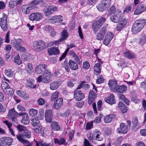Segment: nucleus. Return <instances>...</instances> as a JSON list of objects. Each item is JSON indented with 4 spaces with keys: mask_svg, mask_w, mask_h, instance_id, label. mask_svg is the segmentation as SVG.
Returning a JSON list of instances; mask_svg holds the SVG:
<instances>
[{
    "mask_svg": "<svg viewBox=\"0 0 146 146\" xmlns=\"http://www.w3.org/2000/svg\"><path fill=\"white\" fill-rule=\"evenodd\" d=\"M68 36V34L66 30H63L61 32L60 39L62 41L66 39Z\"/></svg>",
    "mask_w": 146,
    "mask_h": 146,
    "instance_id": "obj_34",
    "label": "nucleus"
},
{
    "mask_svg": "<svg viewBox=\"0 0 146 146\" xmlns=\"http://www.w3.org/2000/svg\"><path fill=\"white\" fill-rule=\"evenodd\" d=\"M104 80V79L103 78L102 76L101 75H100L96 80V83L98 84H100L103 83Z\"/></svg>",
    "mask_w": 146,
    "mask_h": 146,
    "instance_id": "obj_56",
    "label": "nucleus"
},
{
    "mask_svg": "<svg viewBox=\"0 0 146 146\" xmlns=\"http://www.w3.org/2000/svg\"><path fill=\"white\" fill-rule=\"evenodd\" d=\"M17 5L16 1H11L9 3V6L11 8H13L15 6Z\"/></svg>",
    "mask_w": 146,
    "mask_h": 146,
    "instance_id": "obj_60",
    "label": "nucleus"
},
{
    "mask_svg": "<svg viewBox=\"0 0 146 146\" xmlns=\"http://www.w3.org/2000/svg\"><path fill=\"white\" fill-rule=\"evenodd\" d=\"M29 122V118L27 113L24 114L23 116L22 119L21 120V122L23 124H27Z\"/></svg>",
    "mask_w": 146,
    "mask_h": 146,
    "instance_id": "obj_32",
    "label": "nucleus"
},
{
    "mask_svg": "<svg viewBox=\"0 0 146 146\" xmlns=\"http://www.w3.org/2000/svg\"><path fill=\"white\" fill-rule=\"evenodd\" d=\"M58 92L56 91L52 94V100H55V99L57 98L58 96Z\"/></svg>",
    "mask_w": 146,
    "mask_h": 146,
    "instance_id": "obj_59",
    "label": "nucleus"
},
{
    "mask_svg": "<svg viewBox=\"0 0 146 146\" xmlns=\"http://www.w3.org/2000/svg\"><path fill=\"white\" fill-rule=\"evenodd\" d=\"M113 36V35L110 32L107 33V34L105 36V38L107 39L111 40Z\"/></svg>",
    "mask_w": 146,
    "mask_h": 146,
    "instance_id": "obj_57",
    "label": "nucleus"
},
{
    "mask_svg": "<svg viewBox=\"0 0 146 146\" xmlns=\"http://www.w3.org/2000/svg\"><path fill=\"white\" fill-rule=\"evenodd\" d=\"M132 123L133 124L132 127L133 129H134L137 126L138 123V120L137 117H135L133 119Z\"/></svg>",
    "mask_w": 146,
    "mask_h": 146,
    "instance_id": "obj_49",
    "label": "nucleus"
},
{
    "mask_svg": "<svg viewBox=\"0 0 146 146\" xmlns=\"http://www.w3.org/2000/svg\"><path fill=\"white\" fill-rule=\"evenodd\" d=\"M17 94H18V95L20 97L23 98L24 99H27V98H29L27 94H24L23 93H21V91H18L17 92Z\"/></svg>",
    "mask_w": 146,
    "mask_h": 146,
    "instance_id": "obj_51",
    "label": "nucleus"
},
{
    "mask_svg": "<svg viewBox=\"0 0 146 146\" xmlns=\"http://www.w3.org/2000/svg\"><path fill=\"white\" fill-rule=\"evenodd\" d=\"M47 50L50 55H57L59 53V51L58 48L55 46H53L48 48Z\"/></svg>",
    "mask_w": 146,
    "mask_h": 146,
    "instance_id": "obj_20",
    "label": "nucleus"
},
{
    "mask_svg": "<svg viewBox=\"0 0 146 146\" xmlns=\"http://www.w3.org/2000/svg\"><path fill=\"white\" fill-rule=\"evenodd\" d=\"M16 137L18 140L21 143L25 144H27L29 143L28 141L27 140L23 138L24 137L22 134L17 135Z\"/></svg>",
    "mask_w": 146,
    "mask_h": 146,
    "instance_id": "obj_26",
    "label": "nucleus"
},
{
    "mask_svg": "<svg viewBox=\"0 0 146 146\" xmlns=\"http://www.w3.org/2000/svg\"><path fill=\"white\" fill-rule=\"evenodd\" d=\"M32 7H29L26 5H23L21 7V9L22 12L25 14H28L30 11L32 9H33Z\"/></svg>",
    "mask_w": 146,
    "mask_h": 146,
    "instance_id": "obj_24",
    "label": "nucleus"
},
{
    "mask_svg": "<svg viewBox=\"0 0 146 146\" xmlns=\"http://www.w3.org/2000/svg\"><path fill=\"white\" fill-rule=\"evenodd\" d=\"M22 40L21 38L14 39L12 41L11 44L13 47H14L16 50L21 52H25L26 49L25 47L22 46L21 44Z\"/></svg>",
    "mask_w": 146,
    "mask_h": 146,
    "instance_id": "obj_3",
    "label": "nucleus"
},
{
    "mask_svg": "<svg viewBox=\"0 0 146 146\" xmlns=\"http://www.w3.org/2000/svg\"><path fill=\"white\" fill-rule=\"evenodd\" d=\"M97 134L96 136L95 137V138L96 140L97 141H101L103 139V137H101V135L102 134L101 133L100 131L98 132L97 133Z\"/></svg>",
    "mask_w": 146,
    "mask_h": 146,
    "instance_id": "obj_50",
    "label": "nucleus"
},
{
    "mask_svg": "<svg viewBox=\"0 0 146 146\" xmlns=\"http://www.w3.org/2000/svg\"><path fill=\"white\" fill-rule=\"evenodd\" d=\"M74 98L77 101L81 100L85 97V95L80 90H76L74 93Z\"/></svg>",
    "mask_w": 146,
    "mask_h": 146,
    "instance_id": "obj_13",
    "label": "nucleus"
},
{
    "mask_svg": "<svg viewBox=\"0 0 146 146\" xmlns=\"http://www.w3.org/2000/svg\"><path fill=\"white\" fill-rule=\"evenodd\" d=\"M121 15V11L119 10L117 11L113 15L110 17V19L114 23H118L120 20Z\"/></svg>",
    "mask_w": 146,
    "mask_h": 146,
    "instance_id": "obj_8",
    "label": "nucleus"
},
{
    "mask_svg": "<svg viewBox=\"0 0 146 146\" xmlns=\"http://www.w3.org/2000/svg\"><path fill=\"white\" fill-rule=\"evenodd\" d=\"M127 20L126 19L124 18L121 20L119 23L117 24L116 29L117 31H119L123 29L126 25Z\"/></svg>",
    "mask_w": 146,
    "mask_h": 146,
    "instance_id": "obj_14",
    "label": "nucleus"
},
{
    "mask_svg": "<svg viewBox=\"0 0 146 146\" xmlns=\"http://www.w3.org/2000/svg\"><path fill=\"white\" fill-rule=\"evenodd\" d=\"M70 113V110H67L64 113H60V115L61 116L66 117H68Z\"/></svg>",
    "mask_w": 146,
    "mask_h": 146,
    "instance_id": "obj_54",
    "label": "nucleus"
},
{
    "mask_svg": "<svg viewBox=\"0 0 146 146\" xmlns=\"http://www.w3.org/2000/svg\"><path fill=\"white\" fill-rule=\"evenodd\" d=\"M93 127V122L91 121L90 123H88L86 126V129L88 130H89Z\"/></svg>",
    "mask_w": 146,
    "mask_h": 146,
    "instance_id": "obj_61",
    "label": "nucleus"
},
{
    "mask_svg": "<svg viewBox=\"0 0 146 146\" xmlns=\"http://www.w3.org/2000/svg\"><path fill=\"white\" fill-rule=\"evenodd\" d=\"M38 66L41 71L43 72H45L47 69H46L47 66L46 65L44 64H41L39 65Z\"/></svg>",
    "mask_w": 146,
    "mask_h": 146,
    "instance_id": "obj_45",
    "label": "nucleus"
},
{
    "mask_svg": "<svg viewBox=\"0 0 146 146\" xmlns=\"http://www.w3.org/2000/svg\"><path fill=\"white\" fill-rule=\"evenodd\" d=\"M38 3L39 0H34L31 2L30 5L31 6V7H32L33 8L34 7L33 9H35L36 7H34V6L38 4Z\"/></svg>",
    "mask_w": 146,
    "mask_h": 146,
    "instance_id": "obj_55",
    "label": "nucleus"
},
{
    "mask_svg": "<svg viewBox=\"0 0 146 146\" xmlns=\"http://www.w3.org/2000/svg\"><path fill=\"white\" fill-rule=\"evenodd\" d=\"M39 144L41 146H53V142H51L49 143H48L44 142L42 140H40L39 141Z\"/></svg>",
    "mask_w": 146,
    "mask_h": 146,
    "instance_id": "obj_38",
    "label": "nucleus"
},
{
    "mask_svg": "<svg viewBox=\"0 0 146 146\" xmlns=\"http://www.w3.org/2000/svg\"><path fill=\"white\" fill-rule=\"evenodd\" d=\"M17 128L19 131L21 132L26 131L27 130V128L26 127L20 124H19L17 127Z\"/></svg>",
    "mask_w": 146,
    "mask_h": 146,
    "instance_id": "obj_47",
    "label": "nucleus"
},
{
    "mask_svg": "<svg viewBox=\"0 0 146 146\" xmlns=\"http://www.w3.org/2000/svg\"><path fill=\"white\" fill-rule=\"evenodd\" d=\"M13 142V139L10 137H3L0 138V146H10Z\"/></svg>",
    "mask_w": 146,
    "mask_h": 146,
    "instance_id": "obj_5",
    "label": "nucleus"
},
{
    "mask_svg": "<svg viewBox=\"0 0 146 146\" xmlns=\"http://www.w3.org/2000/svg\"><path fill=\"white\" fill-rule=\"evenodd\" d=\"M20 56L19 54L17 55L14 58L15 62L18 65H20L22 63L21 60L20 59Z\"/></svg>",
    "mask_w": 146,
    "mask_h": 146,
    "instance_id": "obj_39",
    "label": "nucleus"
},
{
    "mask_svg": "<svg viewBox=\"0 0 146 146\" xmlns=\"http://www.w3.org/2000/svg\"><path fill=\"white\" fill-rule=\"evenodd\" d=\"M51 20L55 21L56 23H58L63 21V17L60 15H55L52 17Z\"/></svg>",
    "mask_w": 146,
    "mask_h": 146,
    "instance_id": "obj_27",
    "label": "nucleus"
},
{
    "mask_svg": "<svg viewBox=\"0 0 146 146\" xmlns=\"http://www.w3.org/2000/svg\"><path fill=\"white\" fill-rule=\"evenodd\" d=\"M45 101L44 99L40 98L37 101L38 104L39 105H42L44 104Z\"/></svg>",
    "mask_w": 146,
    "mask_h": 146,
    "instance_id": "obj_63",
    "label": "nucleus"
},
{
    "mask_svg": "<svg viewBox=\"0 0 146 146\" xmlns=\"http://www.w3.org/2000/svg\"><path fill=\"white\" fill-rule=\"evenodd\" d=\"M22 134L24 137L26 138H29L31 136V133L29 131L23 132Z\"/></svg>",
    "mask_w": 146,
    "mask_h": 146,
    "instance_id": "obj_52",
    "label": "nucleus"
},
{
    "mask_svg": "<svg viewBox=\"0 0 146 146\" xmlns=\"http://www.w3.org/2000/svg\"><path fill=\"white\" fill-rule=\"evenodd\" d=\"M114 98V96L112 94H111L108 97L106 98L104 100L107 103L111 105L115 103Z\"/></svg>",
    "mask_w": 146,
    "mask_h": 146,
    "instance_id": "obj_22",
    "label": "nucleus"
},
{
    "mask_svg": "<svg viewBox=\"0 0 146 146\" xmlns=\"http://www.w3.org/2000/svg\"><path fill=\"white\" fill-rule=\"evenodd\" d=\"M107 26L104 25L101 30L97 34L96 36V39L99 40H103L106 32Z\"/></svg>",
    "mask_w": 146,
    "mask_h": 146,
    "instance_id": "obj_9",
    "label": "nucleus"
},
{
    "mask_svg": "<svg viewBox=\"0 0 146 146\" xmlns=\"http://www.w3.org/2000/svg\"><path fill=\"white\" fill-rule=\"evenodd\" d=\"M97 94L93 90H91L89 93V97L95 99L96 98Z\"/></svg>",
    "mask_w": 146,
    "mask_h": 146,
    "instance_id": "obj_53",
    "label": "nucleus"
},
{
    "mask_svg": "<svg viewBox=\"0 0 146 146\" xmlns=\"http://www.w3.org/2000/svg\"><path fill=\"white\" fill-rule=\"evenodd\" d=\"M52 115L53 114L51 110H46L45 113V116L46 121L49 123L51 122L52 121Z\"/></svg>",
    "mask_w": 146,
    "mask_h": 146,
    "instance_id": "obj_16",
    "label": "nucleus"
},
{
    "mask_svg": "<svg viewBox=\"0 0 146 146\" xmlns=\"http://www.w3.org/2000/svg\"><path fill=\"white\" fill-rule=\"evenodd\" d=\"M17 113L14 108H12L9 110L8 114V117L9 119H11L13 122H15L17 121L16 117Z\"/></svg>",
    "mask_w": 146,
    "mask_h": 146,
    "instance_id": "obj_11",
    "label": "nucleus"
},
{
    "mask_svg": "<svg viewBox=\"0 0 146 146\" xmlns=\"http://www.w3.org/2000/svg\"><path fill=\"white\" fill-rule=\"evenodd\" d=\"M33 47L35 50L38 52L44 49L47 47L45 42L42 40L34 41L33 42Z\"/></svg>",
    "mask_w": 146,
    "mask_h": 146,
    "instance_id": "obj_2",
    "label": "nucleus"
},
{
    "mask_svg": "<svg viewBox=\"0 0 146 146\" xmlns=\"http://www.w3.org/2000/svg\"><path fill=\"white\" fill-rule=\"evenodd\" d=\"M140 87L146 90V81L142 82L140 85Z\"/></svg>",
    "mask_w": 146,
    "mask_h": 146,
    "instance_id": "obj_64",
    "label": "nucleus"
},
{
    "mask_svg": "<svg viewBox=\"0 0 146 146\" xmlns=\"http://www.w3.org/2000/svg\"><path fill=\"white\" fill-rule=\"evenodd\" d=\"M115 6H112L107 11L108 15H111L115 12Z\"/></svg>",
    "mask_w": 146,
    "mask_h": 146,
    "instance_id": "obj_41",
    "label": "nucleus"
},
{
    "mask_svg": "<svg viewBox=\"0 0 146 146\" xmlns=\"http://www.w3.org/2000/svg\"><path fill=\"white\" fill-rule=\"evenodd\" d=\"M52 129L54 131H60V129L59 125L56 121H53L51 124Z\"/></svg>",
    "mask_w": 146,
    "mask_h": 146,
    "instance_id": "obj_28",
    "label": "nucleus"
},
{
    "mask_svg": "<svg viewBox=\"0 0 146 146\" xmlns=\"http://www.w3.org/2000/svg\"><path fill=\"white\" fill-rule=\"evenodd\" d=\"M5 74L8 77H12L13 76V71L11 69L7 70H5Z\"/></svg>",
    "mask_w": 146,
    "mask_h": 146,
    "instance_id": "obj_44",
    "label": "nucleus"
},
{
    "mask_svg": "<svg viewBox=\"0 0 146 146\" xmlns=\"http://www.w3.org/2000/svg\"><path fill=\"white\" fill-rule=\"evenodd\" d=\"M142 28L137 21H135L132 27L131 31L134 33H136L140 31Z\"/></svg>",
    "mask_w": 146,
    "mask_h": 146,
    "instance_id": "obj_15",
    "label": "nucleus"
},
{
    "mask_svg": "<svg viewBox=\"0 0 146 146\" xmlns=\"http://www.w3.org/2000/svg\"><path fill=\"white\" fill-rule=\"evenodd\" d=\"M68 63L69 66L72 70H75L78 69V64L75 62L70 60Z\"/></svg>",
    "mask_w": 146,
    "mask_h": 146,
    "instance_id": "obj_29",
    "label": "nucleus"
},
{
    "mask_svg": "<svg viewBox=\"0 0 146 146\" xmlns=\"http://www.w3.org/2000/svg\"><path fill=\"white\" fill-rule=\"evenodd\" d=\"M132 9V6H127L124 10L123 13H128Z\"/></svg>",
    "mask_w": 146,
    "mask_h": 146,
    "instance_id": "obj_62",
    "label": "nucleus"
},
{
    "mask_svg": "<svg viewBox=\"0 0 146 146\" xmlns=\"http://www.w3.org/2000/svg\"><path fill=\"white\" fill-rule=\"evenodd\" d=\"M50 88L52 90H56L59 86V82L57 81H54L50 84Z\"/></svg>",
    "mask_w": 146,
    "mask_h": 146,
    "instance_id": "obj_30",
    "label": "nucleus"
},
{
    "mask_svg": "<svg viewBox=\"0 0 146 146\" xmlns=\"http://www.w3.org/2000/svg\"><path fill=\"white\" fill-rule=\"evenodd\" d=\"M117 81L115 80H111L109 81L108 84L111 88V91H113V90L115 89L117 86Z\"/></svg>",
    "mask_w": 146,
    "mask_h": 146,
    "instance_id": "obj_21",
    "label": "nucleus"
},
{
    "mask_svg": "<svg viewBox=\"0 0 146 146\" xmlns=\"http://www.w3.org/2000/svg\"><path fill=\"white\" fill-rule=\"evenodd\" d=\"M34 80L33 78H29L27 80L26 85L32 88H34L36 87V85L34 84Z\"/></svg>",
    "mask_w": 146,
    "mask_h": 146,
    "instance_id": "obj_25",
    "label": "nucleus"
},
{
    "mask_svg": "<svg viewBox=\"0 0 146 146\" xmlns=\"http://www.w3.org/2000/svg\"><path fill=\"white\" fill-rule=\"evenodd\" d=\"M37 110L34 109H30L29 111V114L32 116H33L36 115L38 113Z\"/></svg>",
    "mask_w": 146,
    "mask_h": 146,
    "instance_id": "obj_48",
    "label": "nucleus"
},
{
    "mask_svg": "<svg viewBox=\"0 0 146 146\" xmlns=\"http://www.w3.org/2000/svg\"><path fill=\"white\" fill-rule=\"evenodd\" d=\"M51 72L49 70L47 69L46 71L44 72L42 75H40L37 78L38 82L41 81L44 83H48L51 81Z\"/></svg>",
    "mask_w": 146,
    "mask_h": 146,
    "instance_id": "obj_1",
    "label": "nucleus"
},
{
    "mask_svg": "<svg viewBox=\"0 0 146 146\" xmlns=\"http://www.w3.org/2000/svg\"><path fill=\"white\" fill-rule=\"evenodd\" d=\"M31 121L34 127L38 125L40 123L39 119L37 118L32 119Z\"/></svg>",
    "mask_w": 146,
    "mask_h": 146,
    "instance_id": "obj_40",
    "label": "nucleus"
},
{
    "mask_svg": "<svg viewBox=\"0 0 146 146\" xmlns=\"http://www.w3.org/2000/svg\"><path fill=\"white\" fill-rule=\"evenodd\" d=\"M29 18L31 21H37L42 19V15L41 13H35L31 14L29 16Z\"/></svg>",
    "mask_w": 146,
    "mask_h": 146,
    "instance_id": "obj_10",
    "label": "nucleus"
},
{
    "mask_svg": "<svg viewBox=\"0 0 146 146\" xmlns=\"http://www.w3.org/2000/svg\"><path fill=\"white\" fill-rule=\"evenodd\" d=\"M135 21H137V22L138 23V24L141 27L143 28L144 26L145 25V23H146V20L145 19H139L136 20Z\"/></svg>",
    "mask_w": 146,
    "mask_h": 146,
    "instance_id": "obj_43",
    "label": "nucleus"
},
{
    "mask_svg": "<svg viewBox=\"0 0 146 146\" xmlns=\"http://www.w3.org/2000/svg\"><path fill=\"white\" fill-rule=\"evenodd\" d=\"M63 100L62 98H60L54 102V106L56 109H59L63 105Z\"/></svg>",
    "mask_w": 146,
    "mask_h": 146,
    "instance_id": "obj_19",
    "label": "nucleus"
},
{
    "mask_svg": "<svg viewBox=\"0 0 146 146\" xmlns=\"http://www.w3.org/2000/svg\"><path fill=\"white\" fill-rule=\"evenodd\" d=\"M146 8V7L143 4L139 5L135 11L134 14L136 15L139 14L144 11Z\"/></svg>",
    "mask_w": 146,
    "mask_h": 146,
    "instance_id": "obj_18",
    "label": "nucleus"
},
{
    "mask_svg": "<svg viewBox=\"0 0 146 146\" xmlns=\"http://www.w3.org/2000/svg\"><path fill=\"white\" fill-rule=\"evenodd\" d=\"M128 131L127 126L122 123L120 124L119 127L117 129V131L119 133H126Z\"/></svg>",
    "mask_w": 146,
    "mask_h": 146,
    "instance_id": "obj_12",
    "label": "nucleus"
},
{
    "mask_svg": "<svg viewBox=\"0 0 146 146\" xmlns=\"http://www.w3.org/2000/svg\"><path fill=\"white\" fill-rule=\"evenodd\" d=\"M115 117V115L113 114L107 115L104 117V121L106 123H109Z\"/></svg>",
    "mask_w": 146,
    "mask_h": 146,
    "instance_id": "obj_31",
    "label": "nucleus"
},
{
    "mask_svg": "<svg viewBox=\"0 0 146 146\" xmlns=\"http://www.w3.org/2000/svg\"><path fill=\"white\" fill-rule=\"evenodd\" d=\"M1 87L4 92L8 90V88L10 87L9 84L6 82H3L2 83Z\"/></svg>",
    "mask_w": 146,
    "mask_h": 146,
    "instance_id": "obj_46",
    "label": "nucleus"
},
{
    "mask_svg": "<svg viewBox=\"0 0 146 146\" xmlns=\"http://www.w3.org/2000/svg\"><path fill=\"white\" fill-rule=\"evenodd\" d=\"M124 54L125 56L129 59H133L135 57V55L134 53L131 52H125Z\"/></svg>",
    "mask_w": 146,
    "mask_h": 146,
    "instance_id": "obj_36",
    "label": "nucleus"
},
{
    "mask_svg": "<svg viewBox=\"0 0 146 146\" xmlns=\"http://www.w3.org/2000/svg\"><path fill=\"white\" fill-rule=\"evenodd\" d=\"M57 7L54 6L48 7H45L43 10L44 15L46 17H48L54 12L57 10Z\"/></svg>",
    "mask_w": 146,
    "mask_h": 146,
    "instance_id": "obj_6",
    "label": "nucleus"
},
{
    "mask_svg": "<svg viewBox=\"0 0 146 146\" xmlns=\"http://www.w3.org/2000/svg\"><path fill=\"white\" fill-rule=\"evenodd\" d=\"M86 82L84 81H83L78 85L77 88V89H80L81 88H83L86 90L90 88V86L89 84H86Z\"/></svg>",
    "mask_w": 146,
    "mask_h": 146,
    "instance_id": "obj_35",
    "label": "nucleus"
},
{
    "mask_svg": "<svg viewBox=\"0 0 146 146\" xmlns=\"http://www.w3.org/2000/svg\"><path fill=\"white\" fill-rule=\"evenodd\" d=\"M106 21V19L105 18L103 17H101L99 19L96 21L101 26L104 24V23Z\"/></svg>",
    "mask_w": 146,
    "mask_h": 146,
    "instance_id": "obj_42",
    "label": "nucleus"
},
{
    "mask_svg": "<svg viewBox=\"0 0 146 146\" xmlns=\"http://www.w3.org/2000/svg\"><path fill=\"white\" fill-rule=\"evenodd\" d=\"M111 0H102L97 6L98 10L101 12L107 10L110 7Z\"/></svg>",
    "mask_w": 146,
    "mask_h": 146,
    "instance_id": "obj_4",
    "label": "nucleus"
},
{
    "mask_svg": "<svg viewBox=\"0 0 146 146\" xmlns=\"http://www.w3.org/2000/svg\"><path fill=\"white\" fill-rule=\"evenodd\" d=\"M0 25L1 28L4 31L7 30L8 25L7 22V16L5 15L0 19Z\"/></svg>",
    "mask_w": 146,
    "mask_h": 146,
    "instance_id": "obj_7",
    "label": "nucleus"
},
{
    "mask_svg": "<svg viewBox=\"0 0 146 146\" xmlns=\"http://www.w3.org/2000/svg\"><path fill=\"white\" fill-rule=\"evenodd\" d=\"M94 70L98 74L100 73L101 69L100 68V63H98L95 64L94 67Z\"/></svg>",
    "mask_w": 146,
    "mask_h": 146,
    "instance_id": "obj_37",
    "label": "nucleus"
},
{
    "mask_svg": "<svg viewBox=\"0 0 146 146\" xmlns=\"http://www.w3.org/2000/svg\"><path fill=\"white\" fill-rule=\"evenodd\" d=\"M39 118L40 119H42L44 118V110L43 109H41L39 112Z\"/></svg>",
    "mask_w": 146,
    "mask_h": 146,
    "instance_id": "obj_58",
    "label": "nucleus"
},
{
    "mask_svg": "<svg viewBox=\"0 0 146 146\" xmlns=\"http://www.w3.org/2000/svg\"><path fill=\"white\" fill-rule=\"evenodd\" d=\"M101 27L97 22L94 21L92 26L94 33H96L100 30Z\"/></svg>",
    "mask_w": 146,
    "mask_h": 146,
    "instance_id": "obj_23",
    "label": "nucleus"
},
{
    "mask_svg": "<svg viewBox=\"0 0 146 146\" xmlns=\"http://www.w3.org/2000/svg\"><path fill=\"white\" fill-rule=\"evenodd\" d=\"M127 87L124 85L120 86H117L116 88L113 89V92H117L122 93L126 91Z\"/></svg>",
    "mask_w": 146,
    "mask_h": 146,
    "instance_id": "obj_17",
    "label": "nucleus"
},
{
    "mask_svg": "<svg viewBox=\"0 0 146 146\" xmlns=\"http://www.w3.org/2000/svg\"><path fill=\"white\" fill-rule=\"evenodd\" d=\"M54 141L55 144L58 143L60 145L62 144L66 145L67 144V142H66V140L64 138H62L60 139H55Z\"/></svg>",
    "mask_w": 146,
    "mask_h": 146,
    "instance_id": "obj_33",
    "label": "nucleus"
}]
</instances>
